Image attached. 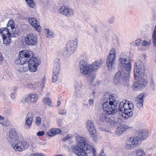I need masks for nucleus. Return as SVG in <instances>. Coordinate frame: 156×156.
Masks as SVG:
<instances>
[{
    "label": "nucleus",
    "mask_w": 156,
    "mask_h": 156,
    "mask_svg": "<svg viewBox=\"0 0 156 156\" xmlns=\"http://www.w3.org/2000/svg\"><path fill=\"white\" fill-rule=\"evenodd\" d=\"M127 59L128 56L126 53L120 55L118 61L120 66L123 68L120 69L115 75L113 82L115 85L121 84L123 81L127 80L129 78L131 70L132 65Z\"/></svg>",
    "instance_id": "nucleus-1"
},
{
    "label": "nucleus",
    "mask_w": 156,
    "mask_h": 156,
    "mask_svg": "<svg viewBox=\"0 0 156 156\" xmlns=\"http://www.w3.org/2000/svg\"><path fill=\"white\" fill-rule=\"evenodd\" d=\"M76 145L72 147L73 151L78 156H88L92 150V146L89 144L85 137L79 135L76 136Z\"/></svg>",
    "instance_id": "nucleus-2"
},
{
    "label": "nucleus",
    "mask_w": 156,
    "mask_h": 156,
    "mask_svg": "<svg viewBox=\"0 0 156 156\" xmlns=\"http://www.w3.org/2000/svg\"><path fill=\"white\" fill-rule=\"evenodd\" d=\"M15 23L13 20H10L6 28H2L0 30V34L2 37L7 36L10 35H13V36L16 37L19 33L18 28L15 27Z\"/></svg>",
    "instance_id": "nucleus-3"
},
{
    "label": "nucleus",
    "mask_w": 156,
    "mask_h": 156,
    "mask_svg": "<svg viewBox=\"0 0 156 156\" xmlns=\"http://www.w3.org/2000/svg\"><path fill=\"white\" fill-rule=\"evenodd\" d=\"M133 107V105L132 103H129L126 100H123L120 103L119 109V111L122 113V116L125 115H126L124 117L128 118L133 115L132 111Z\"/></svg>",
    "instance_id": "nucleus-4"
},
{
    "label": "nucleus",
    "mask_w": 156,
    "mask_h": 156,
    "mask_svg": "<svg viewBox=\"0 0 156 156\" xmlns=\"http://www.w3.org/2000/svg\"><path fill=\"white\" fill-rule=\"evenodd\" d=\"M18 56L15 60V63L17 64H26L28 58L33 55V52L31 51L25 50L20 52Z\"/></svg>",
    "instance_id": "nucleus-5"
},
{
    "label": "nucleus",
    "mask_w": 156,
    "mask_h": 156,
    "mask_svg": "<svg viewBox=\"0 0 156 156\" xmlns=\"http://www.w3.org/2000/svg\"><path fill=\"white\" fill-rule=\"evenodd\" d=\"M78 43V40L75 38L74 40L69 41L66 44V50L62 54L66 58H68L75 51Z\"/></svg>",
    "instance_id": "nucleus-6"
},
{
    "label": "nucleus",
    "mask_w": 156,
    "mask_h": 156,
    "mask_svg": "<svg viewBox=\"0 0 156 156\" xmlns=\"http://www.w3.org/2000/svg\"><path fill=\"white\" fill-rule=\"evenodd\" d=\"M141 142V140L140 137L135 136L130 137L126 141L125 147L128 150H131L138 146Z\"/></svg>",
    "instance_id": "nucleus-7"
},
{
    "label": "nucleus",
    "mask_w": 156,
    "mask_h": 156,
    "mask_svg": "<svg viewBox=\"0 0 156 156\" xmlns=\"http://www.w3.org/2000/svg\"><path fill=\"white\" fill-rule=\"evenodd\" d=\"M41 61L39 59L36 57H34L33 55L30 57L28 58L26 64H28L29 69L31 72H35L38 66L41 63Z\"/></svg>",
    "instance_id": "nucleus-8"
},
{
    "label": "nucleus",
    "mask_w": 156,
    "mask_h": 156,
    "mask_svg": "<svg viewBox=\"0 0 156 156\" xmlns=\"http://www.w3.org/2000/svg\"><path fill=\"white\" fill-rule=\"evenodd\" d=\"M137 78L134 75L135 79L137 80L133 85V87L135 90H141L147 85V81L142 78L143 75H137Z\"/></svg>",
    "instance_id": "nucleus-9"
},
{
    "label": "nucleus",
    "mask_w": 156,
    "mask_h": 156,
    "mask_svg": "<svg viewBox=\"0 0 156 156\" xmlns=\"http://www.w3.org/2000/svg\"><path fill=\"white\" fill-rule=\"evenodd\" d=\"M116 101V95L115 94L105 93L102 106L115 105V103Z\"/></svg>",
    "instance_id": "nucleus-10"
},
{
    "label": "nucleus",
    "mask_w": 156,
    "mask_h": 156,
    "mask_svg": "<svg viewBox=\"0 0 156 156\" xmlns=\"http://www.w3.org/2000/svg\"><path fill=\"white\" fill-rule=\"evenodd\" d=\"M116 52L114 48L111 49L110 51L106 60V64L109 70H112L113 65L115 61Z\"/></svg>",
    "instance_id": "nucleus-11"
},
{
    "label": "nucleus",
    "mask_w": 156,
    "mask_h": 156,
    "mask_svg": "<svg viewBox=\"0 0 156 156\" xmlns=\"http://www.w3.org/2000/svg\"><path fill=\"white\" fill-rule=\"evenodd\" d=\"M86 127L89 132L90 136L94 140L98 138V134L94 123L92 121L88 120L86 122Z\"/></svg>",
    "instance_id": "nucleus-12"
},
{
    "label": "nucleus",
    "mask_w": 156,
    "mask_h": 156,
    "mask_svg": "<svg viewBox=\"0 0 156 156\" xmlns=\"http://www.w3.org/2000/svg\"><path fill=\"white\" fill-rule=\"evenodd\" d=\"M54 64L52 81L53 82H55L57 81L58 75L60 73L61 65L59 59L58 58H56L54 61Z\"/></svg>",
    "instance_id": "nucleus-13"
},
{
    "label": "nucleus",
    "mask_w": 156,
    "mask_h": 156,
    "mask_svg": "<svg viewBox=\"0 0 156 156\" xmlns=\"http://www.w3.org/2000/svg\"><path fill=\"white\" fill-rule=\"evenodd\" d=\"M12 145L14 150L18 151H24L29 147V142L24 140H22L16 143H12Z\"/></svg>",
    "instance_id": "nucleus-14"
},
{
    "label": "nucleus",
    "mask_w": 156,
    "mask_h": 156,
    "mask_svg": "<svg viewBox=\"0 0 156 156\" xmlns=\"http://www.w3.org/2000/svg\"><path fill=\"white\" fill-rule=\"evenodd\" d=\"M145 68L144 64L140 60H139L136 62V66L135 67L134 70V74L137 78V75H143L145 72Z\"/></svg>",
    "instance_id": "nucleus-15"
},
{
    "label": "nucleus",
    "mask_w": 156,
    "mask_h": 156,
    "mask_svg": "<svg viewBox=\"0 0 156 156\" xmlns=\"http://www.w3.org/2000/svg\"><path fill=\"white\" fill-rule=\"evenodd\" d=\"M38 96L36 94L31 93L28 94L27 96H25L20 101L22 104H25L27 103L29 104H34L37 101Z\"/></svg>",
    "instance_id": "nucleus-16"
},
{
    "label": "nucleus",
    "mask_w": 156,
    "mask_h": 156,
    "mask_svg": "<svg viewBox=\"0 0 156 156\" xmlns=\"http://www.w3.org/2000/svg\"><path fill=\"white\" fill-rule=\"evenodd\" d=\"M24 41L27 45L32 46L36 45L37 38L36 35L32 34H29L24 37Z\"/></svg>",
    "instance_id": "nucleus-17"
},
{
    "label": "nucleus",
    "mask_w": 156,
    "mask_h": 156,
    "mask_svg": "<svg viewBox=\"0 0 156 156\" xmlns=\"http://www.w3.org/2000/svg\"><path fill=\"white\" fill-rule=\"evenodd\" d=\"M60 13L68 17H73L74 16V12L72 8L67 6H62L60 9Z\"/></svg>",
    "instance_id": "nucleus-18"
},
{
    "label": "nucleus",
    "mask_w": 156,
    "mask_h": 156,
    "mask_svg": "<svg viewBox=\"0 0 156 156\" xmlns=\"http://www.w3.org/2000/svg\"><path fill=\"white\" fill-rule=\"evenodd\" d=\"M28 22L30 25L34 28L38 32H40L42 30L39 21L34 18L31 17L28 19Z\"/></svg>",
    "instance_id": "nucleus-19"
},
{
    "label": "nucleus",
    "mask_w": 156,
    "mask_h": 156,
    "mask_svg": "<svg viewBox=\"0 0 156 156\" xmlns=\"http://www.w3.org/2000/svg\"><path fill=\"white\" fill-rule=\"evenodd\" d=\"M102 106L105 113L107 115H114L117 112L115 105Z\"/></svg>",
    "instance_id": "nucleus-20"
},
{
    "label": "nucleus",
    "mask_w": 156,
    "mask_h": 156,
    "mask_svg": "<svg viewBox=\"0 0 156 156\" xmlns=\"http://www.w3.org/2000/svg\"><path fill=\"white\" fill-rule=\"evenodd\" d=\"M153 43L154 46H156V26H155L153 32L152 40H150L149 42L146 41H143L142 44L143 46L147 47L149 46L151 44V41Z\"/></svg>",
    "instance_id": "nucleus-21"
},
{
    "label": "nucleus",
    "mask_w": 156,
    "mask_h": 156,
    "mask_svg": "<svg viewBox=\"0 0 156 156\" xmlns=\"http://www.w3.org/2000/svg\"><path fill=\"white\" fill-rule=\"evenodd\" d=\"M33 117V115L31 112H29L28 113L25 119V122L24 123V125L26 126V128L29 129L31 126Z\"/></svg>",
    "instance_id": "nucleus-22"
},
{
    "label": "nucleus",
    "mask_w": 156,
    "mask_h": 156,
    "mask_svg": "<svg viewBox=\"0 0 156 156\" xmlns=\"http://www.w3.org/2000/svg\"><path fill=\"white\" fill-rule=\"evenodd\" d=\"M103 60L101 59H99L94 62L90 65L92 70L95 71L100 68L103 63Z\"/></svg>",
    "instance_id": "nucleus-23"
},
{
    "label": "nucleus",
    "mask_w": 156,
    "mask_h": 156,
    "mask_svg": "<svg viewBox=\"0 0 156 156\" xmlns=\"http://www.w3.org/2000/svg\"><path fill=\"white\" fill-rule=\"evenodd\" d=\"M144 97V94L142 93L138 96L135 99V104L139 108L142 107L143 105Z\"/></svg>",
    "instance_id": "nucleus-24"
},
{
    "label": "nucleus",
    "mask_w": 156,
    "mask_h": 156,
    "mask_svg": "<svg viewBox=\"0 0 156 156\" xmlns=\"http://www.w3.org/2000/svg\"><path fill=\"white\" fill-rule=\"evenodd\" d=\"M9 138L12 143H14V142L16 143H17L16 141L19 139L18 135L14 131H10Z\"/></svg>",
    "instance_id": "nucleus-25"
},
{
    "label": "nucleus",
    "mask_w": 156,
    "mask_h": 156,
    "mask_svg": "<svg viewBox=\"0 0 156 156\" xmlns=\"http://www.w3.org/2000/svg\"><path fill=\"white\" fill-rule=\"evenodd\" d=\"M61 130L59 129L52 128L48 131L47 134L50 136H53L57 134H61Z\"/></svg>",
    "instance_id": "nucleus-26"
},
{
    "label": "nucleus",
    "mask_w": 156,
    "mask_h": 156,
    "mask_svg": "<svg viewBox=\"0 0 156 156\" xmlns=\"http://www.w3.org/2000/svg\"><path fill=\"white\" fill-rule=\"evenodd\" d=\"M12 37H15L13 35H10L6 36H4L2 37L3 43L5 46H9L11 42V39Z\"/></svg>",
    "instance_id": "nucleus-27"
},
{
    "label": "nucleus",
    "mask_w": 156,
    "mask_h": 156,
    "mask_svg": "<svg viewBox=\"0 0 156 156\" xmlns=\"http://www.w3.org/2000/svg\"><path fill=\"white\" fill-rule=\"evenodd\" d=\"M137 134L142 139L144 140L148 137V132L146 130L141 129L138 132Z\"/></svg>",
    "instance_id": "nucleus-28"
},
{
    "label": "nucleus",
    "mask_w": 156,
    "mask_h": 156,
    "mask_svg": "<svg viewBox=\"0 0 156 156\" xmlns=\"http://www.w3.org/2000/svg\"><path fill=\"white\" fill-rule=\"evenodd\" d=\"M91 70V67H90V64L88 66L80 69L81 73L84 75H87L90 73Z\"/></svg>",
    "instance_id": "nucleus-29"
},
{
    "label": "nucleus",
    "mask_w": 156,
    "mask_h": 156,
    "mask_svg": "<svg viewBox=\"0 0 156 156\" xmlns=\"http://www.w3.org/2000/svg\"><path fill=\"white\" fill-rule=\"evenodd\" d=\"M126 129L123 125H120L117 128L116 131V133L118 135H121L125 130Z\"/></svg>",
    "instance_id": "nucleus-30"
},
{
    "label": "nucleus",
    "mask_w": 156,
    "mask_h": 156,
    "mask_svg": "<svg viewBox=\"0 0 156 156\" xmlns=\"http://www.w3.org/2000/svg\"><path fill=\"white\" fill-rule=\"evenodd\" d=\"M100 120L102 121L105 122H110L111 120L108 117L106 116L105 114L102 113L100 115Z\"/></svg>",
    "instance_id": "nucleus-31"
},
{
    "label": "nucleus",
    "mask_w": 156,
    "mask_h": 156,
    "mask_svg": "<svg viewBox=\"0 0 156 156\" xmlns=\"http://www.w3.org/2000/svg\"><path fill=\"white\" fill-rule=\"evenodd\" d=\"M79 66L80 69L83 67L88 66L89 65L88 64L87 62L84 59H82L80 61Z\"/></svg>",
    "instance_id": "nucleus-32"
},
{
    "label": "nucleus",
    "mask_w": 156,
    "mask_h": 156,
    "mask_svg": "<svg viewBox=\"0 0 156 156\" xmlns=\"http://www.w3.org/2000/svg\"><path fill=\"white\" fill-rule=\"evenodd\" d=\"M45 31L46 33H47V36L48 38H52L55 36L54 33L49 29H46Z\"/></svg>",
    "instance_id": "nucleus-33"
},
{
    "label": "nucleus",
    "mask_w": 156,
    "mask_h": 156,
    "mask_svg": "<svg viewBox=\"0 0 156 156\" xmlns=\"http://www.w3.org/2000/svg\"><path fill=\"white\" fill-rule=\"evenodd\" d=\"M16 68L17 70L20 72L26 71L27 70V68L25 67L24 66L22 65L17 66Z\"/></svg>",
    "instance_id": "nucleus-34"
},
{
    "label": "nucleus",
    "mask_w": 156,
    "mask_h": 156,
    "mask_svg": "<svg viewBox=\"0 0 156 156\" xmlns=\"http://www.w3.org/2000/svg\"><path fill=\"white\" fill-rule=\"evenodd\" d=\"M43 102L50 106H51L52 101L51 99L49 98H45L43 99Z\"/></svg>",
    "instance_id": "nucleus-35"
},
{
    "label": "nucleus",
    "mask_w": 156,
    "mask_h": 156,
    "mask_svg": "<svg viewBox=\"0 0 156 156\" xmlns=\"http://www.w3.org/2000/svg\"><path fill=\"white\" fill-rule=\"evenodd\" d=\"M136 154L137 156H145L146 154L144 151L141 149H139L136 151Z\"/></svg>",
    "instance_id": "nucleus-36"
},
{
    "label": "nucleus",
    "mask_w": 156,
    "mask_h": 156,
    "mask_svg": "<svg viewBox=\"0 0 156 156\" xmlns=\"http://www.w3.org/2000/svg\"><path fill=\"white\" fill-rule=\"evenodd\" d=\"M90 83L93 85H98L99 83V81H97L94 77L91 78L90 79Z\"/></svg>",
    "instance_id": "nucleus-37"
},
{
    "label": "nucleus",
    "mask_w": 156,
    "mask_h": 156,
    "mask_svg": "<svg viewBox=\"0 0 156 156\" xmlns=\"http://www.w3.org/2000/svg\"><path fill=\"white\" fill-rule=\"evenodd\" d=\"M89 104H83V105L87 108H90V107H93L94 105V101L93 99H90L89 100Z\"/></svg>",
    "instance_id": "nucleus-38"
},
{
    "label": "nucleus",
    "mask_w": 156,
    "mask_h": 156,
    "mask_svg": "<svg viewBox=\"0 0 156 156\" xmlns=\"http://www.w3.org/2000/svg\"><path fill=\"white\" fill-rule=\"evenodd\" d=\"M45 83V81L44 80L41 83H39L37 84V86L36 87V88L38 87L40 90H42L44 87Z\"/></svg>",
    "instance_id": "nucleus-39"
},
{
    "label": "nucleus",
    "mask_w": 156,
    "mask_h": 156,
    "mask_svg": "<svg viewBox=\"0 0 156 156\" xmlns=\"http://www.w3.org/2000/svg\"><path fill=\"white\" fill-rule=\"evenodd\" d=\"M82 83L81 81L76 83L75 88V90H80V88H82Z\"/></svg>",
    "instance_id": "nucleus-40"
},
{
    "label": "nucleus",
    "mask_w": 156,
    "mask_h": 156,
    "mask_svg": "<svg viewBox=\"0 0 156 156\" xmlns=\"http://www.w3.org/2000/svg\"><path fill=\"white\" fill-rule=\"evenodd\" d=\"M76 90V98H79L82 97V92L80 90Z\"/></svg>",
    "instance_id": "nucleus-41"
},
{
    "label": "nucleus",
    "mask_w": 156,
    "mask_h": 156,
    "mask_svg": "<svg viewBox=\"0 0 156 156\" xmlns=\"http://www.w3.org/2000/svg\"><path fill=\"white\" fill-rule=\"evenodd\" d=\"M27 2L28 6L31 8H33L34 6V4L33 0H25Z\"/></svg>",
    "instance_id": "nucleus-42"
},
{
    "label": "nucleus",
    "mask_w": 156,
    "mask_h": 156,
    "mask_svg": "<svg viewBox=\"0 0 156 156\" xmlns=\"http://www.w3.org/2000/svg\"><path fill=\"white\" fill-rule=\"evenodd\" d=\"M0 123L2 124L3 126H4L7 127L9 125L10 121L9 120L6 119L4 121L2 122H0Z\"/></svg>",
    "instance_id": "nucleus-43"
},
{
    "label": "nucleus",
    "mask_w": 156,
    "mask_h": 156,
    "mask_svg": "<svg viewBox=\"0 0 156 156\" xmlns=\"http://www.w3.org/2000/svg\"><path fill=\"white\" fill-rule=\"evenodd\" d=\"M41 119L40 117H37L35 120L36 125L37 126H39L41 125Z\"/></svg>",
    "instance_id": "nucleus-44"
},
{
    "label": "nucleus",
    "mask_w": 156,
    "mask_h": 156,
    "mask_svg": "<svg viewBox=\"0 0 156 156\" xmlns=\"http://www.w3.org/2000/svg\"><path fill=\"white\" fill-rule=\"evenodd\" d=\"M142 40L141 39L138 38L135 41V44L136 46H138L140 45L141 43Z\"/></svg>",
    "instance_id": "nucleus-45"
},
{
    "label": "nucleus",
    "mask_w": 156,
    "mask_h": 156,
    "mask_svg": "<svg viewBox=\"0 0 156 156\" xmlns=\"http://www.w3.org/2000/svg\"><path fill=\"white\" fill-rule=\"evenodd\" d=\"M72 135L71 134H68L65 137L63 138L62 139V140L63 141H66V140H68L69 139L71 138L72 137Z\"/></svg>",
    "instance_id": "nucleus-46"
},
{
    "label": "nucleus",
    "mask_w": 156,
    "mask_h": 156,
    "mask_svg": "<svg viewBox=\"0 0 156 156\" xmlns=\"http://www.w3.org/2000/svg\"><path fill=\"white\" fill-rule=\"evenodd\" d=\"M30 156H44V155L41 153H36L31 154Z\"/></svg>",
    "instance_id": "nucleus-47"
},
{
    "label": "nucleus",
    "mask_w": 156,
    "mask_h": 156,
    "mask_svg": "<svg viewBox=\"0 0 156 156\" xmlns=\"http://www.w3.org/2000/svg\"><path fill=\"white\" fill-rule=\"evenodd\" d=\"M115 20V17L114 16L110 18L108 20V22L110 24L114 22Z\"/></svg>",
    "instance_id": "nucleus-48"
},
{
    "label": "nucleus",
    "mask_w": 156,
    "mask_h": 156,
    "mask_svg": "<svg viewBox=\"0 0 156 156\" xmlns=\"http://www.w3.org/2000/svg\"><path fill=\"white\" fill-rule=\"evenodd\" d=\"M45 134V132L43 131L38 132L37 133V135L38 136H41Z\"/></svg>",
    "instance_id": "nucleus-49"
},
{
    "label": "nucleus",
    "mask_w": 156,
    "mask_h": 156,
    "mask_svg": "<svg viewBox=\"0 0 156 156\" xmlns=\"http://www.w3.org/2000/svg\"><path fill=\"white\" fill-rule=\"evenodd\" d=\"M59 113L61 115H63L66 113V111L65 109H60L59 110Z\"/></svg>",
    "instance_id": "nucleus-50"
},
{
    "label": "nucleus",
    "mask_w": 156,
    "mask_h": 156,
    "mask_svg": "<svg viewBox=\"0 0 156 156\" xmlns=\"http://www.w3.org/2000/svg\"><path fill=\"white\" fill-rule=\"evenodd\" d=\"M16 93L15 92H12L11 95V97L12 99H13L15 98V96H16Z\"/></svg>",
    "instance_id": "nucleus-51"
},
{
    "label": "nucleus",
    "mask_w": 156,
    "mask_h": 156,
    "mask_svg": "<svg viewBox=\"0 0 156 156\" xmlns=\"http://www.w3.org/2000/svg\"><path fill=\"white\" fill-rule=\"evenodd\" d=\"M58 123L59 126H61L63 123L62 120L61 119H58Z\"/></svg>",
    "instance_id": "nucleus-52"
},
{
    "label": "nucleus",
    "mask_w": 156,
    "mask_h": 156,
    "mask_svg": "<svg viewBox=\"0 0 156 156\" xmlns=\"http://www.w3.org/2000/svg\"><path fill=\"white\" fill-rule=\"evenodd\" d=\"M92 151H93V156H96V154H97L96 151V150H95V149L94 148H93V147H92V150L91 151H90L89 153H90Z\"/></svg>",
    "instance_id": "nucleus-53"
},
{
    "label": "nucleus",
    "mask_w": 156,
    "mask_h": 156,
    "mask_svg": "<svg viewBox=\"0 0 156 156\" xmlns=\"http://www.w3.org/2000/svg\"><path fill=\"white\" fill-rule=\"evenodd\" d=\"M99 156H105V154L104 153V151L103 149L101 150L100 152Z\"/></svg>",
    "instance_id": "nucleus-54"
},
{
    "label": "nucleus",
    "mask_w": 156,
    "mask_h": 156,
    "mask_svg": "<svg viewBox=\"0 0 156 156\" xmlns=\"http://www.w3.org/2000/svg\"><path fill=\"white\" fill-rule=\"evenodd\" d=\"M61 103V101H58V102H57V106H59L60 105Z\"/></svg>",
    "instance_id": "nucleus-55"
},
{
    "label": "nucleus",
    "mask_w": 156,
    "mask_h": 156,
    "mask_svg": "<svg viewBox=\"0 0 156 156\" xmlns=\"http://www.w3.org/2000/svg\"><path fill=\"white\" fill-rule=\"evenodd\" d=\"M83 58L85 60H87L88 59L87 56L86 55H84Z\"/></svg>",
    "instance_id": "nucleus-56"
},
{
    "label": "nucleus",
    "mask_w": 156,
    "mask_h": 156,
    "mask_svg": "<svg viewBox=\"0 0 156 156\" xmlns=\"http://www.w3.org/2000/svg\"><path fill=\"white\" fill-rule=\"evenodd\" d=\"M92 2L95 3H97L98 1V0H92Z\"/></svg>",
    "instance_id": "nucleus-57"
},
{
    "label": "nucleus",
    "mask_w": 156,
    "mask_h": 156,
    "mask_svg": "<svg viewBox=\"0 0 156 156\" xmlns=\"http://www.w3.org/2000/svg\"><path fill=\"white\" fill-rule=\"evenodd\" d=\"M4 119V118L2 116L0 115V120H2V119Z\"/></svg>",
    "instance_id": "nucleus-58"
},
{
    "label": "nucleus",
    "mask_w": 156,
    "mask_h": 156,
    "mask_svg": "<svg viewBox=\"0 0 156 156\" xmlns=\"http://www.w3.org/2000/svg\"><path fill=\"white\" fill-rule=\"evenodd\" d=\"M55 156H63L62 155H55Z\"/></svg>",
    "instance_id": "nucleus-59"
},
{
    "label": "nucleus",
    "mask_w": 156,
    "mask_h": 156,
    "mask_svg": "<svg viewBox=\"0 0 156 156\" xmlns=\"http://www.w3.org/2000/svg\"><path fill=\"white\" fill-rule=\"evenodd\" d=\"M95 93V92H94H94H93V94H94Z\"/></svg>",
    "instance_id": "nucleus-60"
}]
</instances>
